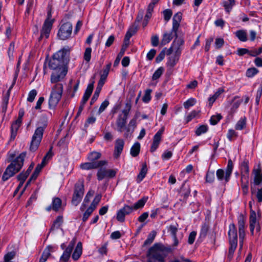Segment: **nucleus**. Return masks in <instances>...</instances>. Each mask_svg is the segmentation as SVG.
I'll list each match as a JSON object with an SVG mask.
<instances>
[{
  "label": "nucleus",
  "mask_w": 262,
  "mask_h": 262,
  "mask_svg": "<svg viewBox=\"0 0 262 262\" xmlns=\"http://www.w3.org/2000/svg\"><path fill=\"white\" fill-rule=\"evenodd\" d=\"M246 218L243 214H240L238 217V226L239 238V250L243 247L244 239L245 237V228Z\"/></svg>",
  "instance_id": "nucleus-10"
},
{
  "label": "nucleus",
  "mask_w": 262,
  "mask_h": 262,
  "mask_svg": "<svg viewBox=\"0 0 262 262\" xmlns=\"http://www.w3.org/2000/svg\"><path fill=\"white\" fill-rule=\"evenodd\" d=\"M223 5L225 8V10L228 13H229L231 10L232 9V7L235 5H232L231 2H229V1H224L223 2Z\"/></svg>",
  "instance_id": "nucleus-60"
},
{
  "label": "nucleus",
  "mask_w": 262,
  "mask_h": 262,
  "mask_svg": "<svg viewBox=\"0 0 262 262\" xmlns=\"http://www.w3.org/2000/svg\"><path fill=\"white\" fill-rule=\"evenodd\" d=\"M126 119L122 118V115H119L116 122V127H114L120 133H121L126 128Z\"/></svg>",
  "instance_id": "nucleus-18"
},
{
  "label": "nucleus",
  "mask_w": 262,
  "mask_h": 262,
  "mask_svg": "<svg viewBox=\"0 0 262 262\" xmlns=\"http://www.w3.org/2000/svg\"><path fill=\"white\" fill-rule=\"evenodd\" d=\"M51 14L50 13H48V18L46 19L43 25L40 38H43L44 37L46 38H48L54 22V20L51 19Z\"/></svg>",
  "instance_id": "nucleus-12"
},
{
  "label": "nucleus",
  "mask_w": 262,
  "mask_h": 262,
  "mask_svg": "<svg viewBox=\"0 0 262 262\" xmlns=\"http://www.w3.org/2000/svg\"><path fill=\"white\" fill-rule=\"evenodd\" d=\"M102 88L99 86H97L95 93L91 99V104L92 105L93 103H94L98 98L99 94Z\"/></svg>",
  "instance_id": "nucleus-41"
},
{
  "label": "nucleus",
  "mask_w": 262,
  "mask_h": 262,
  "mask_svg": "<svg viewBox=\"0 0 262 262\" xmlns=\"http://www.w3.org/2000/svg\"><path fill=\"white\" fill-rule=\"evenodd\" d=\"M214 180V173L213 172L208 171L206 176V182L212 183Z\"/></svg>",
  "instance_id": "nucleus-58"
},
{
  "label": "nucleus",
  "mask_w": 262,
  "mask_h": 262,
  "mask_svg": "<svg viewBox=\"0 0 262 262\" xmlns=\"http://www.w3.org/2000/svg\"><path fill=\"white\" fill-rule=\"evenodd\" d=\"M242 189L244 194H247L248 191L249 179H247V177L241 179Z\"/></svg>",
  "instance_id": "nucleus-34"
},
{
  "label": "nucleus",
  "mask_w": 262,
  "mask_h": 262,
  "mask_svg": "<svg viewBox=\"0 0 262 262\" xmlns=\"http://www.w3.org/2000/svg\"><path fill=\"white\" fill-rule=\"evenodd\" d=\"M241 179L247 177V179H249V166L247 162H243L241 164Z\"/></svg>",
  "instance_id": "nucleus-27"
},
{
  "label": "nucleus",
  "mask_w": 262,
  "mask_h": 262,
  "mask_svg": "<svg viewBox=\"0 0 262 262\" xmlns=\"http://www.w3.org/2000/svg\"><path fill=\"white\" fill-rule=\"evenodd\" d=\"M48 66L53 70L51 76V83H56L65 77L67 70L64 62L61 61L53 56L48 62Z\"/></svg>",
  "instance_id": "nucleus-1"
},
{
  "label": "nucleus",
  "mask_w": 262,
  "mask_h": 262,
  "mask_svg": "<svg viewBox=\"0 0 262 262\" xmlns=\"http://www.w3.org/2000/svg\"><path fill=\"white\" fill-rule=\"evenodd\" d=\"M249 51H250L249 55L255 57V56H256L261 53L262 48L260 47V48H259L258 49H253V50Z\"/></svg>",
  "instance_id": "nucleus-62"
},
{
  "label": "nucleus",
  "mask_w": 262,
  "mask_h": 262,
  "mask_svg": "<svg viewBox=\"0 0 262 262\" xmlns=\"http://www.w3.org/2000/svg\"><path fill=\"white\" fill-rule=\"evenodd\" d=\"M259 217L260 215L258 213L256 214V212L253 210L250 211L249 224L250 231L252 234H253L255 229L257 232L259 231L260 230L258 221Z\"/></svg>",
  "instance_id": "nucleus-11"
},
{
  "label": "nucleus",
  "mask_w": 262,
  "mask_h": 262,
  "mask_svg": "<svg viewBox=\"0 0 262 262\" xmlns=\"http://www.w3.org/2000/svg\"><path fill=\"white\" fill-rule=\"evenodd\" d=\"M182 20V14L178 12L175 14L172 18V28L170 32L164 33L161 43L162 46L168 43L172 39L174 35H177V31L179 28Z\"/></svg>",
  "instance_id": "nucleus-4"
},
{
  "label": "nucleus",
  "mask_w": 262,
  "mask_h": 262,
  "mask_svg": "<svg viewBox=\"0 0 262 262\" xmlns=\"http://www.w3.org/2000/svg\"><path fill=\"white\" fill-rule=\"evenodd\" d=\"M94 83L95 81L93 79L92 81V83L88 84L84 93L91 95V94L93 90Z\"/></svg>",
  "instance_id": "nucleus-64"
},
{
  "label": "nucleus",
  "mask_w": 262,
  "mask_h": 262,
  "mask_svg": "<svg viewBox=\"0 0 262 262\" xmlns=\"http://www.w3.org/2000/svg\"><path fill=\"white\" fill-rule=\"evenodd\" d=\"M200 111H196L193 110L191 111L190 114L187 116L186 117V120L187 122L190 121L193 118L196 117L200 113Z\"/></svg>",
  "instance_id": "nucleus-55"
},
{
  "label": "nucleus",
  "mask_w": 262,
  "mask_h": 262,
  "mask_svg": "<svg viewBox=\"0 0 262 262\" xmlns=\"http://www.w3.org/2000/svg\"><path fill=\"white\" fill-rule=\"evenodd\" d=\"M258 71L255 68H249L247 70L246 76L248 77H252L258 73Z\"/></svg>",
  "instance_id": "nucleus-53"
},
{
  "label": "nucleus",
  "mask_w": 262,
  "mask_h": 262,
  "mask_svg": "<svg viewBox=\"0 0 262 262\" xmlns=\"http://www.w3.org/2000/svg\"><path fill=\"white\" fill-rule=\"evenodd\" d=\"M156 235V231H152V232H151L149 234L147 238L144 242V244L145 245L150 244L153 242L154 239H155Z\"/></svg>",
  "instance_id": "nucleus-44"
},
{
  "label": "nucleus",
  "mask_w": 262,
  "mask_h": 262,
  "mask_svg": "<svg viewBox=\"0 0 262 262\" xmlns=\"http://www.w3.org/2000/svg\"><path fill=\"white\" fill-rule=\"evenodd\" d=\"M124 145V142L122 139H118L116 141L114 151V156L117 158L122 152Z\"/></svg>",
  "instance_id": "nucleus-22"
},
{
  "label": "nucleus",
  "mask_w": 262,
  "mask_h": 262,
  "mask_svg": "<svg viewBox=\"0 0 262 262\" xmlns=\"http://www.w3.org/2000/svg\"><path fill=\"white\" fill-rule=\"evenodd\" d=\"M91 52H92V49L91 48H86L85 52H84V59L87 62H89L91 60Z\"/></svg>",
  "instance_id": "nucleus-56"
},
{
  "label": "nucleus",
  "mask_w": 262,
  "mask_h": 262,
  "mask_svg": "<svg viewBox=\"0 0 262 262\" xmlns=\"http://www.w3.org/2000/svg\"><path fill=\"white\" fill-rule=\"evenodd\" d=\"M126 49V48H125V46L123 47V45L122 49H121L120 53L118 55V56L116 58V60H115V61L114 62V66H116L118 65V64L119 63V62L120 61V60L121 58L124 55Z\"/></svg>",
  "instance_id": "nucleus-48"
},
{
  "label": "nucleus",
  "mask_w": 262,
  "mask_h": 262,
  "mask_svg": "<svg viewBox=\"0 0 262 262\" xmlns=\"http://www.w3.org/2000/svg\"><path fill=\"white\" fill-rule=\"evenodd\" d=\"M208 130V126L205 125H202L199 127L195 130V134L197 136H200L202 134L205 133Z\"/></svg>",
  "instance_id": "nucleus-47"
},
{
  "label": "nucleus",
  "mask_w": 262,
  "mask_h": 262,
  "mask_svg": "<svg viewBox=\"0 0 262 262\" xmlns=\"http://www.w3.org/2000/svg\"><path fill=\"white\" fill-rule=\"evenodd\" d=\"M246 125V119L245 117L241 118L236 123L235 128L236 130L243 129Z\"/></svg>",
  "instance_id": "nucleus-36"
},
{
  "label": "nucleus",
  "mask_w": 262,
  "mask_h": 262,
  "mask_svg": "<svg viewBox=\"0 0 262 262\" xmlns=\"http://www.w3.org/2000/svg\"><path fill=\"white\" fill-rule=\"evenodd\" d=\"M229 240L230 243V248L229 250L228 256L231 258L233 255L237 245V235L235 226L234 224H230L229 225V229L228 231Z\"/></svg>",
  "instance_id": "nucleus-6"
},
{
  "label": "nucleus",
  "mask_w": 262,
  "mask_h": 262,
  "mask_svg": "<svg viewBox=\"0 0 262 262\" xmlns=\"http://www.w3.org/2000/svg\"><path fill=\"white\" fill-rule=\"evenodd\" d=\"M84 193L83 185L79 182L75 185V188L72 199V204L77 206L80 202Z\"/></svg>",
  "instance_id": "nucleus-9"
},
{
  "label": "nucleus",
  "mask_w": 262,
  "mask_h": 262,
  "mask_svg": "<svg viewBox=\"0 0 262 262\" xmlns=\"http://www.w3.org/2000/svg\"><path fill=\"white\" fill-rule=\"evenodd\" d=\"M107 178L106 169L100 168L97 172V178L99 180Z\"/></svg>",
  "instance_id": "nucleus-45"
},
{
  "label": "nucleus",
  "mask_w": 262,
  "mask_h": 262,
  "mask_svg": "<svg viewBox=\"0 0 262 262\" xmlns=\"http://www.w3.org/2000/svg\"><path fill=\"white\" fill-rule=\"evenodd\" d=\"M164 69L163 68L160 67L158 68L154 73L152 79L155 80L158 79L162 74Z\"/></svg>",
  "instance_id": "nucleus-50"
},
{
  "label": "nucleus",
  "mask_w": 262,
  "mask_h": 262,
  "mask_svg": "<svg viewBox=\"0 0 262 262\" xmlns=\"http://www.w3.org/2000/svg\"><path fill=\"white\" fill-rule=\"evenodd\" d=\"M162 246L160 244H155L149 250L150 259L148 262H165L161 253Z\"/></svg>",
  "instance_id": "nucleus-7"
},
{
  "label": "nucleus",
  "mask_w": 262,
  "mask_h": 262,
  "mask_svg": "<svg viewBox=\"0 0 262 262\" xmlns=\"http://www.w3.org/2000/svg\"><path fill=\"white\" fill-rule=\"evenodd\" d=\"M111 66V63L107 64L105 68L103 70V73L101 75L100 79L98 82L97 86L101 88H102L108 76Z\"/></svg>",
  "instance_id": "nucleus-21"
},
{
  "label": "nucleus",
  "mask_w": 262,
  "mask_h": 262,
  "mask_svg": "<svg viewBox=\"0 0 262 262\" xmlns=\"http://www.w3.org/2000/svg\"><path fill=\"white\" fill-rule=\"evenodd\" d=\"M109 102L107 100L104 101L100 105V106L98 110V114H100L101 113H102L105 109L107 107L108 105Z\"/></svg>",
  "instance_id": "nucleus-63"
},
{
  "label": "nucleus",
  "mask_w": 262,
  "mask_h": 262,
  "mask_svg": "<svg viewBox=\"0 0 262 262\" xmlns=\"http://www.w3.org/2000/svg\"><path fill=\"white\" fill-rule=\"evenodd\" d=\"M82 243L81 242H79L77 244L76 248L74 251V253L72 254V258L75 260H77V259H78L82 254Z\"/></svg>",
  "instance_id": "nucleus-25"
},
{
  "label": "nucleus",
  "mask_w": 262,
  "mask_h": 262,
  "mask_svg": "<svg viewBox=\"0 0 262 262\" xmlns=\"http://www.w3.org/2000/svg\"><path fill=\"white\" fill-rule=\"evenodd\" d=\"M62 208L61 200L59 198H55L53 199L52 206H49L47 208L49 211L52 208L55 211H59Z\"/></svg>",
  "instance_id": "nucleus-23"
},
{
  "label": "nucleus",
  "mask_w": 262,
  "mask_h": 262,
  "mask_svg": "<svg viewBox=\"0 0 262 262\" xmlns=\"http://www.w3.org/2000/svg\"><path fill=\"white\" fill-rule=\"evenodd\" d=\"M147 170L148 169L147 165L145 163H144L142 164L140 171L137 177L136 181L138 183H140L145 177L147 172Z\"/></svg>",
  "instance_id": "nucleus-24"
},
{
  "label": "nucleus",
  "mask_w": 262,
  "mask_h": 262,
  "mask_svg": "<svg viewBox=\"0 0 262 262\" xmlns=\"http://www.w3.org/2000/svg\"><path fill=\"white\" fill-rule=\"evenodd\" d=\"M179 57L180 56L174 54L170 56L168 58V60L167 63V65L171 67H174L178 61Z\"/></svg>",
  "instance_id": "nucleus-37"
},
{
  "label": "nucleus",
  "mask_w": 262,
  "mask_h": 262,
  "mask_svg": "<svg viewBox=\"0 0 262 262\" xmlns=\"http://www.w3.org/2000/svg\"><path fill=\"white\" fill-rule=\"evenodd\" d=\"M216 177L218 180L222 181H225V172L222 169H219L216 172Z\"/></svg>",
  "instance_id": "nucleus-46"
},
{
  "label": "nucleus",
  "mask_w": 262,
  "mask_h": 262,
  "mask_svg": "<svg viewBox=\"0 0 262 262\" xmlns=\"http://www.w3.org/2000/svg\"><path fill=\"white\" fill-rule=\"evenodd\" d=\"M37 95V91L35 90H31L29 94L27 100L29 102H33Z\"/></svg>",
  "instance_id": "nucleus-59"
},
{
  "label": "nucleus",
  "mask_w": 262,
  "mask_h": 262,
  "mask_svg": "<svg viewBox=\"0 0 262 262\" xmlns=\"http://www.w3.org/2000/svg\"><path fill=\"white\" fill-rule=\"evenodd\" d=\"M47 126V120L45 118H42L37 123V127L32 136L30 146V150L31 151H36L42 140L45 129Z\"/></svg>",
  "instance_id": "nucleus-3"
},
{
  "label": "nucleus",
  "mask_w": 262,
  "mask_h": 262,
  "mask_svg": "<svg viewBox=\"0 0 262 262\" xmlns=\"http://www.w3.org/2000/svg\"><path fill=\"white\" fill-rule=\"evenodd\" d=\"M233 169V164L232 161L229 160L228 162L227 167L225 171V182H227L229 181L231 174L232 173Z\"/></svg>",
  "instance_id": "nucleus-29"
},
{
  "label": "nucleus",
  "mask_w": 262,
  "mask_h": 262,
  "mask_svg": "<svg viewBox=\"0 0 262 262\" xmlns=\"http://www.w3.org/2000/svg\"><path fill=\"white\" fill-rule=\"evenodd\" d=\"M237 136V133L232 129H230L227 134V138L230 140L232 141L234 138H235Z\"/></svg>",
  "instance_id": "nucleus-51"
},
{
  "label": "nucleus",
  "mask_w": 262,
  "mask_h": 262,
  "mask_svg": "<svg viewBox=\"0 0 262 262\" xmlns=\"http://www.w3.org/2000/svg\"><path fill=\"white\" fill-rule=\"evenodd\" d=\"M222 116L220 114L212 116L210 119V122L212 125H215L221 119Z\"/></svg>",
  "instance_id": "nucleus-57"
},
{
  "label": "nucleus",
  "mask_w": 262,
  "mask_h": 262,
  "mask_svg": "<svg viewBox=\"0 0 262 262\" xmlns=\"http://www.w3.org/2000/svg\"><path fill=\"white\" fill-rule=\"evenodd\" d=\"M196 102L195 99L190 98L184 103L183 105L186 109H188L190 107L194 105Z\"/></svg>",
  "instance_id": "nucleus-40"
},
{
  "label": "nucleus",
  "mask_w": 262,
  "mask_h": 262,
  "mask_svg": "<svg viewBox=\"0 0 262 262\" xmlns=\"http://www.w3.org/2000/svg\"><path fill=\"white\" fill-rule=\"evenodd\" d=\"M254 174V181L256 185H259L262 183V170L259 164L253 170Z\"/></svg>",
  "instance_id": "nucleus-19"
},
{
  "label": "nucleus",
  "mask_w": 262,
  "mask_h": 262,
  "mask_svg": "<svg viewBox=\"0 0 262 262\" xmlns=\"http://www.w3.org/2000/svg\"><path fill=\"white\" fill-rule=\"evenodd\" d=\"M69 52L70 49L68 47H67L58 51L54 54L53 56L56 58L57 59H59V60L64 62V63L65 64V60L67 56L69 53Z\"/></svg>",
  "instance_id": "nucleus-17"
},
{
  "label": "nucleus",
  "mask_w": 262,
  "mask_h": 262,
  "mask_svg": "<svg viewBox=\"0 0 262 262\" xmlns=\"http://www.w3.org/2000/svg\"><path fill=\"white\" fill-rule=\"evenodd\" d=\"M63 223V217L62 216H58L54 221L50 230L52 231L59 228Z\"/></svg>",
  "instance_id": "nucleus-30"
},
{
  "label": "nucleus",
  "mask_w": 262,
  "mask_h": 262,
  "mask_svg": "<svg viewBox=\"0 0 262 262\" xmlns=\"http://www.w3.org/2000/svg\"><path fill=\"white\" fill-rule=\"evenodd\" d=\"M236 36L242 41H246L247 40V33L246 31L241 30L235 32Z\"/></svg>",
  "instance_id": "nucleus-35"
},
{
  "label": "nucleus",
  "mask_w": 262,
  "mask_h": 262,
  "mask_svg": "<svg viewBox=\"0 0 262 262\" xmlns=\"http://www.w3.org/2000/svg\"><path fill=\"white\" fill-rule=\"evenodd\" d=\"M26 156V152H22L14 160L12 161L3 174L2 180L4 181L8 180L20 170Z\"/></svg>",
  "instance_id": "nucleus-2"
},
{
  "label": "nucleus",
  "mask_w": 262,
  "mask_h": 262,
  "mask_svg": "<svg viewBox=\"0 0 262 262\" xmlns=\"http://www.w3.org/2000/svg\"><path fill=\"white\" fill-rule=\"evenodd\" d=\"M101 155V154L99 152L93 151L88 155V159L92 162H96V160L100 158Z\"/></svg>",
  "instance_id": "nucleus-38"
},
{
  "label": "nucleus",
  "mask_w": 262,
  "mask_h": 262,
  "mask_svg": "<svg viewBox=\"0 0 262 262\" xmlns=\"http://www.w3.org/2000/svg\"><path fill=\"white\" fill-rule=\"evenodd\" d=\"M106 161L101 160L97 162H86L80 164V167L82 169L90 170L102 167L106 164Z\"/></svg>",
  "instance_id": "nucleus-14"
},
{
  "label": "nucleus",
  "mask_w": 262,
  "mask_h": 262,
  "mask_svg": "<svg viewBox=\"0 0 262 262\" xmlns=\"http://www.w3.org/2000/svg\"><path fill=\"white\" fill-rule=\"evenodd\" d=\"M164 19L166 21L170 20L172 15V12L170 9H166L163 11Z\"/></svg>",
  "instance_id": "nucleus-49"
},
{
  "label": "nucleus",
  "mask_w": 262,
  "mask_h": 262,
  "mask_svg": "<svg viewBox=\"0 0 262 262\" xmlns=\"http://www.w3.org/2000/svg\"><path fill=\"white\" fill-rule=\"evenodd\" d=\"M21 123V121H20V119H17L13 123H12L11 125V138L14 139L18 129L20 126V124Z\"/></svg>",
  "instance_id": "nucleus-26"
},
{
  "label": "nucleus",
  "mask_w": 262,
  "mask_h": 262,
  "mask_svg": "<svg viewBox=\"0 0 262 262\" xmlns=\"http://www.w3.org/2000/svg\"><path fill=\"white\" fill-rule=\"evenodd\" d=\"M46 164L43 163L42 162L41 164H38L35 168V169L34 171L33 174L32 176V178H34L35 179L36 177L38 176L39 173L40 172V170L42 168V167L45 166Z\"/></svg>",
  "instance_id": "nucleus-42"
},
{
  "label": "nucleus",
  "mask_w": 262,
  "mask_h": 262,
  "mask_svg": "<svg viewBox=\"0 0 262 262\" xmlns=\"http://www.w3.org/2000/svg\"><path fill=\"white\" fill-rule=\"evenodd\" d=\"M62 92V84L56 82L52 88L50 96L49 99V105L50 108H54L57 105L61 98Z\"/></svg>",
  "instance_id": "nucleus-5"
},
{
  "label": "nucleus",
  "mask_w": 262,
  "mask_h": 262,
  "mask_svg": "<svg viewBox=\"0 0 262 262\" xmlns=\"http://www.w3.org/2000/svg\"><path fill=\"white\" fill-rule=\"evenodd\" d=\"M132 29H129V30L127 32L123 43V47L125 46V48H127L128 43L130 38L134 35L133 33L131 32Z\"/></svg>",
  "instance_id": "nucleus-43"
},
{
  "label": "nucleus",
  "mask_w": 262,
  "mask_h": 262,
  "mask_svg": "<svg viewBox=\"0 0 262 262\" xmlns=\"http://www.w3.org/2000/svg\"><path fill=\"white\" fill-rule=\"evenodd\" d=\"M101 198V195L100 194H98L95 197L90 206L83 213L82 217L83 222H85L88 220L89 217L91 215L93 211L96 209L97 205L100 201Z\"/></svg>",
  "instance_id": "nucleus-13"
},
{
  "label": "nucleus",
  "mask_w": 262,
  "mask_h": 262,
  "mask_svg": "<svg viewBox=\"0 0 262 262\" xmlns=\"http://www.w3.org/2000/svg\"><path fill=\"white\" fill-rule=\"evenodd\" d=\"M147 199L146 198H142L139 200L137 203H136L133 206V211L134 210H137L140 208H142L144 206L145 203L147 201Z\"/></svg>",
  "instance_id": "nucleus-32"
},
{
  "label": "nucleus",
  "mask_w": 262,
  "mask_h": 262,
  "mask_svg": "<svg viewBox=\"0 0 262 262\" xmlns=\"http://www.w3.org/2000/svg\"><path fill=\"white\" fill-rule=\"evenodd\" d=\"M151 92V90L150 89H148L145 91V94L142 98V100L144 102L148 103L150 100Z\"/></svg>",
  "instance_id": "nucleus-52"
},
{
  "label": "nucleus",
  "mask_w": 262,
  "mask_h": 262,
  "mask_svg": "<svg viewBox=\"0 0 262 262\" xmlns=\"http://www.w3.org/2000/svg\"><path fill=\"white\" fill-rule=\"evenodd\" d=\"M140 144L138 142L135 143L130 149V155L133 157H136L139 153Z\"/></svg>",
  "instance_id": "nucleus-33"
},
{
  "label": "nucleus",
  "mask_w": 262,
  "mask_h": 262,
  "mask_svg": "<svg viewBox=\"0 0 262 262\" xmlns=\"http://www.w3.org/2000/svg\"><path fill=\"white\" fill-rule=\"evenodd\" d=\"M73 30L72 24L70 22L62 24L58 32V36L61 40L69 38L72 34Z\"/></svg>",
  "instance_id": "nucleus-8"
},
{
  "label": "nucleus",
  "mask_w": 262,
  "mask_h": 262,
  "mask_svg": "<svg viewBox=\"0 0 262 262\" xmlns=\"http://www.w3.org/2000/svg\"><path fill=\"white\" fill-rule=\"evenodd\" d=\"M224 92V89L222 88H220L217 90V91L215 93V94L210 97L209 99V103L210 105H211L213 102L215 101V100L220 96L221 94Z\"/></svg>",
  "instance_id": "nucleus-31"
},
{
  "label": "nucleus",
  "mask_w": 262,
  "mask_h": 262,
  "mask_svg": "<svg viewBox=\"0 0 262 262\" xmlns=\"http://www.w3.org/2000/svg\"><path fill=\"white\" fill-rule=\"evenodd\" d=\"M133 207L128 205H124L123 208L119 210L117 213V219L118 221L123 222L125 220V216L133 212Z\"/></svg>",
  "instance_id": "nucleus-15"
},
{
  "label": "nucleus",
  "mask_w": 262,
  "mask_h": 262,
  "mask_svg": "<svg viewBox=\"0 0 262 262\" xmlns=\"http://www.w3.org/2000/svg\"><path fill=\"white\" fill-rule=\"evenodd\" d=\"M55 251V247L53 246H48L43 251L39 262H46L51 255V253Z\"/></svg>",
  "instance_id": "nucleus-20"
},
{
  "label": "nucleus",
  "mask_w": 262,
  "mask_h": 262,
  "mask_svg": "<svg viewBox=\"0 0 262 262\" xmlns=\"http://www.w3.org/2000/svg\"><path fill=\"white\" fill-rule=\"evenodd\" d=\"M131 107H132V105L130 103H126V108L125 110L122 111V113L123 114V116H122V118H125V119L127 120V116H128L129 113L130 111Z\"/></svg>",
  "instance_id": "nucleus-54"
},
{
  "label": "nucleus",
  "mask_w": 262,
  "mask_h": 262,
  "mask_svg": "<svg viewBox=\"0 0 262 262\" xmlns=\"http://www.w3.org/2000/svg\"><path fill=\"white\" fill-rule=\"evenodd\" d=\"M52 147H51L50 150L47 153V154L44 157V158L42 160V162L43 163L46 164L47 161H48L49 159H50L52 158V157L53 156V153H52Z\"/></svg>",
  "instance_id": "nucleus-61"
},
{
  "label": "nucleus",
  "mask_w": 262,
  "mask_h": 262,
  "mask_svg": "<svg viewBox=\"0 0 262 262\" xmlns=\"http://www.w3.org/2000/svg\"><path fill=\"white\" fill-rule=\"evenodd\" d=\"M75 244V239H73L72 241L70 242L69 246L66 248L62 255L61 256L59 262H68V260L70 257Z\"/></svg>",
  "instance_id": "nucleus-16"
},
{
  "label": "nucleus",
  "mask_w": 262,
  "mask_h": 262,
  "mask_svg": "<svg viewBox=\"0 0 262 262\" xmlns=\"http://www.w3.org/2000/svg\"><path fill=\"white\" fill-rule=\"evenodd\" d=\"M233 103L231 108L232 112H234L239 107L242 102V100L237 97H235L233 99Z\"/></svg>",
  "instance_id": "nucleus-39"
},
{
  "label": "nucleus",
  "mask_w": 262,
  "mask_h": 262,
  "mask_svg": "<svg viewBox=\"0 0 262 262\" xmlns=\"http://www.w3.org/2000/svg\"><path fill=\"white\" fill-rule=\"evenodd\" d=\"M177 228L173 225H170L168 227V231L172 236L174 241V246H176L178 245V240L176 237V233L177 232Z\"/></svg>",
  "instance_id": "nucleus-28"
}]
</instances>
